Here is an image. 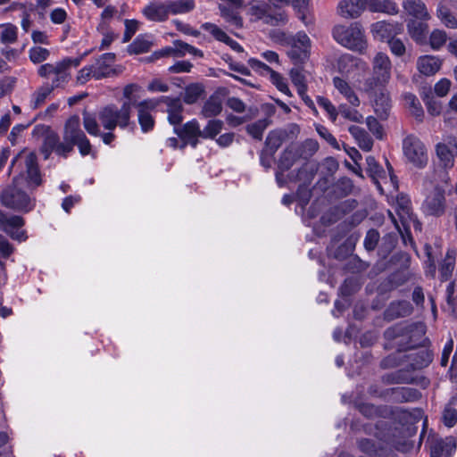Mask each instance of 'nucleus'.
Masks as SVG:
<instances>
[{
	"label": "nucleus",
	"mask_w": 457,
	"mask_h": 457,
	"mask_svg": "<svg viewBox=\"0 0 457 457\" xmlns=\"http://www.w3.org/2000/svg\"><path fill=\"white\" fill-rule=\"evenodd\" d=\"M395 211L399 220H397L393 212H388L395 227L402 235L404 244L406 245L407 241H409L412 245L411 230L413 228L415 231H420L421 223L412 213L410 198L404 195H398L395 204Z\"/></svg>",
	"instance_id": "obj_1"
},
{
	"label": "nucleus",
	"mask_w": 457,
	"mask_h": 457,
	"mask_svg": "<svg viewBox=\"0 0 457 457\" xmlns=\"http://www.w3.org/2000/svg\"><path fill=\"white\" fill-rule=\"evenodd\" d=\"M335 40L341 46L364 54L368 47V41L364 29L359 22H353L348 26L337 25L333 29Z\"/></svg>",
	"instance_id": "obj_2"
},
{
	"label": "nucleus",
	"mask_w": 457,
	"mask_h": 457,
	"mask_svg": "<svg viewBox=\"0 0 457 457\" xmlns=\"http://www.w3.org/2000/svg\"><path fill=\"white\" fill-rule=\"evenodd\" d=\"M81 58H64L55 63H45L38 67L37 74L41 78L50 79L51 84L54 88L63 87L71 79V68H76L80 64Z\"/></svg>",
	"instance_id": "obj_3"
},
{
	"label": "nucleus",
	"mask_w": 457,
	"mask_h": 457,
	"mask_svg": "<svg viewBox=\"0 0 457 457\" xmlns=\"http://www.w3.org/2000/svg\"><path fill=\"white\" fill-rule=\"evenodd\" d=\"M21 178L13 179L12 185L5 187L0 195V201L4 206L19 212H29L35 205L36 200L19 187Z\"/></svg>",
	"instance_id": "obj_4"
},
{
	"label": "nucleus",
	"mask_w": 457,
	"mask_h": 457,
	"mask_svg": "<svg viewBox=\"0 0 457 457\" xmlns=\"http://www.w3.org/2000/svg\"><path fill=\"white\" fill-rule=\"evenodd\" d=\"M366 162L367 171L380 194H393L397 191L398 182L388 162H386L387 171L377 162L373 156H368Z\"/></svg>",
	"instance_id": "obj_5"
},
{
	"label": "nucleus",
	"mask_w": 457,
	"mask_h": 457,
	"mask_svg": "<svg viewBox=\"0 0 457 457\" xmlns=\"http://www.w3.org/2000/svg\"><path fill=\"white\" fill-rule=\"evenodd\" d=\"M392 62L386 54L378 53L372 59V77L368 79L363 90L370 92L378 87H385L391 79Z\"/></svg>",
	"instance_id": "obj_6"
},
{
	"label": "nucleus",
	"mask_w": 457,
	"mask_h": 457,
	"mask_svg": "<svg viewBox=\"0 0 457 457\" xmlns=\"http://www.w3.org/2000/svg\"><path fill=\"white\" fill-rule=\"evenodd\" d=\"M131 104L123 103L120 108L108 105L98 112V120L104 129L113 130L116 127L125 129L130 120Z\"/></svg>",
	"instance_id": "obj_7"
},
{
	"label": "nucleus",
	"mask_w": 457,
	"mask_h": 457,
	"mask_svg": "<svg viewBox=\"0 0 457 457\" xmlns=\"http://www.w3.org/2000/svg\"><path fill=\"white\" fill-rule=\"evenodd\" d=\"M33 133L35 136L42 137L43 145L41 151L45 155V159H48L51 153L54 152L58 155L66 157L71 152V145L60 142L59 136L56 132L46 125H37Z\"/></svg>",
	"instance_id": "obj_8"
},
{
	"label": "nucleus",
	"mask_w": 457,
	"mask_h": 457,
	"mask_svg": "<svg viewBox=\"0 0 457 457\" xmlns=\"http://www.w3.org/2000/svg\"><path fill=\"white\" fill-rule=\"evenodd\" d=\"M299 156L298 148L295 145H289L281 154L278 161V169L276 171V180L280 187L287 181L302 180V176L305 173V168L301 169L296 177L290 174L286 178L284 175V173L294 165Z\"/></svg>",
	"instance_id": "obj_9"
},
{
	"label": "nucleus",
	"mask_w": 457,
	"mask_h": 457,
	"mask_svg": "<svg viewBox=\"0 0 457 457\" xmlns=\"http://www.w3.org/2000/svg\"><path fill=\"white\" fill-rule=\"evenodd\" d=\"M403 150L405 158L418 168H423L428 161L425 145L416 137L408 136L403 139Z\"/></svg>",
	"instance_id": "obj_10"
},
{
	"label": "nucleus",
	"mask_w": 457,
	"mask_h": 457,
	"mask_svg": "<svg viewBox=\"0 0 457 457\" xmlns=\"http://www.w3.org/2000/svg\"><path fill=\"white\" fill-rule=\"evenodd\" d=\"M290 49L287 55L295 64L304 62L310 55L311 40L304 32H297L287 40Z\"/></svg>",
	"instance_id": "obj_11"
},
{
	"label": "nucleus",
	"mask_w": 457,
	"mask_h": 457,
	"mask_svg": "<svg viewBox=\"0 0 457 457\" xmlns=\"http://www.w3.org/2000/svg\"><path fill=\"white\" fill-rule=\"evenodd\" d=\"M24 224L25 220L21 216L0 210V229L13 240L24 242L28 239L26 231L21 229Z\"/></svg>",
	"instance_id": "obj_12"
},
{
	"label": "nucleus",
	"mask_w": 457,
	"mask_h": 457,
	"mask_svg": "<svg viewBox=\"0 0 457 457\" xmlns=\"http://www.w3.org/2000/svg\"><path fill=\"white\" fill-rule=\"evenodd\" d=\"M422 211L427 215L441 216L445 211V191L439 187L427 188Z\"/></svg>",
	"instance_id": "obj_13"
},
{
	"label": "nucleus",
	"mask_w": 457,
	"mask_h": 457,
	"mask_svg": "<svg viewBox=\"0 0 457 457\" xmlns=\"http://www.w3.org/2000/svg\"><path fill=\"white\" fill-rule=\"evenodd\" d=\"M247 12L253 20H264L266 23L273 26L285 23L287 21L285 12H278L275 15L268 14L267 4L258 0L249 2Z\"/></svg>",
	"instance_id": "obj_14"
},
{
	"label": "nucleus",
	"mask_w": 457,
	"mask_h": 457,
	"mask_svg": "<svg viewBox=\"0 0 457 457\" xmlns=\"http://www.w3.org/2000/svg\"><path fill=\"white\" fill-rule=\"evenodd\" d=\"M436 153L445 168H452L454 156H457V137L453 135L445 136L436 145Z\"/></svg>",
	"instance_id": "obj_15"
},
{
	"label": "nucleus",
	"mask_w": 457,
	"mask_h": 457,
	"mask_svg": "<svg viewBox=\"0 0 457 457\" xmlns=\"http://www.w3.org/2000/svg\"><path fill=\"white\" fill-rule=\"evenodd\" d=\"M403 26L400 22H387L380 21L370 26V33L373 37L379 41H389L391 38L403 32Z\"/></svg>",
	"instance_id": "obj_16"
},
{
	"label": "nucleus",
	"mask_w": 457,
	"mask_h": 457,
	"mask_svg": "<svg viewBox=\"0 0 457 457\" xmlns=\"http://www.w3.org/2000/svg\"><path fill=\"white\" fill-rule=\"evenodd\" d=\"M370 0H341L338 3V13L346 19H356L365 10L370 11Z\"/></svg>",
	"instance_id": "obj_17"
},
{
	"label": "nucleus",
	"mask_w": 457,
	"mask_h": 457,
	"mask_svg": "<svg viewBox=\"0 0 457 457\" xmlns=\"http://www.w3.org/2000/svg\"><path fill=\"white\" fill-rule=\"evenodd\" d=\"M158 103L156 99H146L137 104L138 122L144 133L151 131L154 127V120L150 112L157 107Z\"/></svg>",
	"instance_id": "obj_18"
},
{
	"label": "nucleus",
	"mask_w": 457,
	"mask_h": 457,
	"mask_svg": "<svg viewBox=\"0 0 457 457\" xmlns=\"http://www.w3.org/2000/svg\"><path fill=\"white\" fill-rule=\"evenodd\" d=\"M23 155H25V167L28 183L34 187H37L41 184V176L37 164V156L34 153H26L25 151L21 152L12 161V165L10 169L14 167L16 162L19 159H21Z\"/></svg>",
	"instance_id": "obj_19"
},
{
	"label": "nucleus",
	"mask_w": 457,
	"mask_h": 457,
	"mask_svg": "<svg viewBox=\"0 0 457 457\" xmlns=\"http://www.w3.org/2000/svg\"><path fill=\"white\" fill-rule=\"evenodd\" d=\"M416 330L419 334H423V328L421 326L406 325L405 323L397 324L389 328L385 332L386 338L389 340L399 339L395 345L402 346L406 338H411L412 333Z\"/></svg>",
	"instance_id": "obj_20"
},
{
	"label": "nucleus",
	"mask_w": 457,
	"mask_h": 457,
	"mask_svg": "<svg viewBox=\"0 0 457 457\" xmlns=\"http://www.w3.org/2000/svg\"><path fill=\"white\" fill-rule=\"evenodd\" d=\"M453 0H439L436 15L440 22L448 29H457V17L453 12Z\"/></svg>",
	"instance_id": "obj_21"
},
{
	"label": "nucleus",
	"mask_w": 457,
	"mask_h": 457,
	"mask_svg": "<svg viewBox=\"0 0 457 457\" xmlns=\"http://www.w3.org/2000/svg\"><path fill=\"white\" fill-rule=\"evenodd\" d=\"M115 62V54L112 53H106L102 54L92 64L94 68V79H101L103 78L110 77L116 74L115 69L112 67Z\"/></svg>",
	"instance_id": "obj_22"
},
{
	"label": "nucleus",
	"mask_w": 457,
	"mask_h": 457,
	"mask_svg": "<svg viewBox=\"0 0 457 457\" xmlns=\"http://www.w3.org/2000/svg\"><path fill=\"white\" fill-rule=\"evenodd\" d=\"M143 15L151 21L162 22L170 16L166 1H154L142 10Z\"/></svg>",
	"instance_id": "obj_23"
},
{
	"label": "nucleus",
	"mask_w": 457,
	"mask_h": 457,
	"mask_svg": "<svg viewBox=\"0 0 457 457\" xmlns=\"http://www.w3.org/2000/svg\"><path fill=\"white\" fill-rule=\"evenodd\" d=\"M85 133L80 129V120L79 116H71L68 119L64 127L63 140L65 144L71 145V150L75 142L85 137Z\"/></svg>",
	"instance_id": "obj_24"
},
{
	"label": "nucleus",
	"mask_w": 457,
	"mask_h": 457,
	"mask_svg": "<svg viewBox=\"0 0 457 457\" xmlns=\"http://www.w3.org/2000/svg\"><path fill=\"white\" fill-rule=\"evenodd\" d=\"M402 6L404 12L414 19L424 21L431 19L428 8L422 0H403Z\"/></svg>",
	"instance_id": "obj_25"
},
{
	"label": "nucleus",
	"mask_w": 457,
	"mask_h": 457,
	"mask_svg": "<svg viewBox=\"0 0 457 457\" xmlns=\"http://www.w3.org/2000/svg\"><path fill=\"white\" fill-rule=\"evenodd\" d=\"M174 131L179 137L186 140L187 143L190 144L193 147L196 146L198 137H201L202 133V129L196 120L187 122L183 127H175Z\"/></svg>",
	"instance_id": "obj_26"
},
{
	"label": "nucleus",
	"mask_w": 457,
	"mask_h": 457,
	"mask_svg": "<svg viewBox=\"0 0 457 457\" xmlns=\"http://www.w3.org/2000/svg\"><path fill=\"white\" fill-rule=\"evenodd\" d=\"M202 29L209 32L216 40L228 46L232 50L237 53L244 52L243 47L234 39L229 37L225 31L214 23L205 22L202 24Z\"/></svg>",
	"instance_id": "obj_27"
},
{
	"label": "nucleus",
	"mask_w": 457,
	"mask_h": 457,
	"mask_svg": "<svg viewBox=\"0 0 457 457\" xmlns=\"http://www.w3.org/2000/svg\"><path fill=\"white\" fill-rule=\"evenodd\" d=\"M374 95V110L378 117L386 119L391 108V100L385 87H378Z\"/></svg>",
	"instance_id": "obj_28"
},
{
	"label": "nucleus",
	"mask_w": 457,
	"mask_h": 457,
	"mask_svg": "<svg viewBox=\"0 0 457 457\" xmlns=\"http://www.w3.org/2000/svg\"><path fill=\"white\" fill-rule=\"evenodd\" d=\"M389 400L395 403L414 402L421 396L419 390L411 387H395L387 392Z\"/></svg>",
	"instance_id": "obj_29"
},
{
	"label": "nucleus",
	"mask_w": 457,
	"mask_h": 457,
	"mask_svg": "<svg viewBox=\"0 0 457 457\" xmlns=\"http://www.w3.org/2000/svg\"><path fill=\"white\" fill-rule=\"evenodd\" d=\"M442 66V60L434 55L420 56L417 60L418 71L425 76L436 74Z\"/></svg>",
	"instance_id": "obj_30"
},
{
	"label": "nucleus",
	"mask_w": 457,
	"mask_h": 457,
	"mask_svg": "<svg viewBox=\"0 0 457 457\" xmlns=\"http://www.w3.org/2000/svg\"><path fill=\"white\" fill-rule=\"evenodd\" d=\"M339 70L344 73H351L353 71H364L368 69V63L352 54L342 55L338 62Z\"/></svg>",
	"instance_id": "obj_31"
},
{
	"label": "nucleus",
	"mask_w": 457,
	"mask_h": 457,
	"mask_svg": "<svg viewBox=\"0 0 457 457\" xmlns=\"http://www.w3.org/2000/svg\"><path fill=\"white\" fill-rule=\"evenodd\" d=\"M407 30L410 37L417 43L423 44L427 38L428 25L424 21L411 19L407 22Z\"/></svg>",
	"instance_id": "obj_32"
},
{
	"label": "nucleus",
	"mask_w": 457,
	"mask_h": 457,
	"mask_svg": "<svg viewBox=\"0 0 457 457\" xmlns=\"http://www.w3.org/2000/svg\"><path fill=\"white\" fill-rule=\"evenodd\" d=\"M411 305L407 301L391 303L385 311V318L392 320L400 317L408 316L411 312Z\"/></svg>",
	"instance_id": "obj_33"
},
{
	"label": "nucleus",
	"mask_w": 457,
	"mask_h": 457,
	"mask_svg": "<svg viewBox=\"0 0 457 457\" xmlns=\"http://www.w3.org/2000/svg\"><path fill=\"white\" fill-rule=\"evenodd\" d=\"M333 85L337 90L354 107L360 105V100L350 85L339 77L333 79Z\"/></svg>",
	"instance_id": "obj_34"
},
{
	"label": "nucleus",
	"mask_w": 457,
	"mask_h": 457,
	"mask_svg": "<svg viewBox=\"0 0 457 457\" xmlns=\"http://www.w3.org/2000/svg\"><path fill=\"white\" fill-rule=\"evenodd\" d=\"M153 45V37L151 35H139L128 46V52L130 54H139L146 53L150 50Z\"/></svg>",
	"instance_id": "obj_35"
},
{
	"label": "nucleus",
	"mask_w": 457,
	"mask_h": 457,
	"mask_svg": "<svg viewBox=\"0 0 457 457\" xmlns=\"http://www.w3.org/2000/svg\"><path fill=\"white\" fill-rule=\"evenodd\" d=\"M165 101L168 106V120L170 124L176 126L182 121V104L178 98L162 97Z\"/></svg>",
	"instance_id": "obj_36"
},
{
	"label": "nucleus",
	"mask_w": 457,
	"mask_h": 457,
	"mask_svg": "<svg viewBox=\"0 0 457 457\" xmlns=\"http://www.w3.org/2000/svg\"><path fill=\"white\" fill-rule=\"evenodd\" d=\"M370 12L396 15L399 12V7L393 0H370Z\"/></svg>",
	"instance_id": "obj_37"
},
{
	"label": "nucleus",
	"mask_w": 457,
	"mask_h": 457,
	"mask_svg": "<svg viewBox=\"0 0 457 457\" xmlns=\"http://www.w3.org/2000/svg\"><path fill=\"white\" fill-rule=\"evenodd\" d=\"M349 132L356 140L360 148L364 151H370L373 146V140L369 134L361 127L353 125L349 127Z\"/></svg>",
	"instance_id": "obj_38"
},
{
	"label": "nucleus",
	"mask_w": 457,
	"mask_h": 457,
	"mask_svg": "<svg viewBox=\"0 0 457 457\" xmlns=\"http://www.w3.org/2000/svg\"><path fill=\"white\" fill-rule=\"evenodd\" d=\"M170 15H179L194 10L195 0H166Z\"/></svg>",
	"instance_id": "obj_39"
},
{
	"label": "nucleus",
	"mask_w": 457,
	"mask_h": 457,
	"mask_svg": "<svg viewBox=\"0 0 457 457\" xmlns=\"http://www.w3.org/2000/svg\"><path fill=\"white\" fill-rule=\"evenodd\" d=\"M284 141V133L278 130L270 131L265 140V147L263 150L274 154L281 146Z\"/></svg>",
	"instance_id": "obj_40"
},
{
	"label": "nucleus",
	"mask_w": 457,
	"mask_h": 457,
	"mask_svg": "<svg viewBox=\"0 0 457 457\" xmlns=\"http://www.w3.org/2000/svg\"><path fill=\"white\" fill-rule=\"evenodd\" d=\"M18 38V28L12 23L0 24V41L3 44H13Z\"/></svg>",
	"instance_id": "obj_41"
},
{
	"label": "nucleus",
	"mask_w": 457,
	"mask_h": 457,
	"mask_svg": "<svg viewBox=\"0 0 457 457\" xmlns=\"http://www.w3.org/2000/svg\"><path fill=\"white\" fill-rule=\"evenodd\" d=\"M456 251L454 249H449L446 253V256L440 267V275L443 280H446L452 275V272L455 266Z\"/></svg>",
	"instance_id": "obj_42"
},
{
	"label": "nucleus",
	"mask_w": 457,
	"mask_h": 457,
	"mask_svg": "<svg viewBox=\"0 0 457 457\" xmlns=\"http://www.w3.org/2000/svg\"><path fill=\"white\" fill-rule=\"evenodd\" d=\"M288 74L292 83L296 87L298 94H303L304 90H308L306 77L302 69L292 68Z\"/></svg>",
	"instance_id": "obj_43"
},
{
	"label": "nucleus",
	"mask_w": 457,
	"mask_h": 457,
	"mask_svg": "<svg viewBox=\"0 0 457 457\" xmlns=\"http://www.w3.org/2000/svg\"><path fill=\"white\" fill-rule=\"evenodd\" d=\"M270 81L282 94L289 97L293 96V93L288 87L287 79L282 74L276 71H272L270 76Z\"/></svg>",
	"instance_id": "obj_44"
},
{
	"label": "nucleus",
	"mask_w": 457,
	"mask_h": 457,
	"mask_svg": "<svg viewBox=\"0 0 457 457\" xmlns=\"http://www.w3.org/2000/svg\"><path fill=\"white\" fill-rule=\"evenodd\" d=\"M54 89L49 84L40 87L31 97V106L36 109L42 105Z\"/></svg>",
	"instance_id": "obj_45"
},
{
	"label": "nucleus",
	"mask_w": 457,
	"mask_h": 457,
	"mask_svg": "<svg viewBox=\"0 0 457 457\" xmlns=\"http://www.w3.org/2000/svg\"><path fill=\"white\" fill-rule=\"evenodd\" d=\"M403 99L405 105L409 108L411 114L420 120L423 116V110L418 98L413 94L407 93L404 95Z\"/></svg>",
	"instance_id": "obj_46"
},
{
	"label": "nucleus",
	"mask_w": 457,
	"mask_h": 457,
	"mask_svg": "<svg viewBox=\"0 0 457 457\" xmlns=\"http://www.w3.org/2000/svg\"><path fill=\"white\" fill-rule=\"evenodd\" d=\"M98 121V116L96 117L95 115L87 112H85L83 114L84 128L87 130V132L91 136L98 137L99 135H101Z\"/></svg>",
	"instance_id": "obj_47"
},
{
	"label": "nucleus",
	"mask_w": 457,
	"mask_h": 457,
	"mask_svg": "<svg viewBox=\"0 0 457 457\" xmlns=\"http://www.w3.org/2000/svg\"><path fill=\"white\" fill-rule=\"evenodd\" d=\"M223 122L220 120H210L207 125L202 129V138H214L222 129Z\"/></svg>",
	"instance_id": "obj_48"
},
{
	"label": "nucleus",
	"mask_w": 457,
	"mask_h": 457,
	"mask_svg": "<svg viewBox=\"0 0 457 457\" xmlns=\"http://www.w3.org/2000/svg\"><path fill=\"white\" fill-rule=\"evenodd\" d=\"M447 40V33L441 29H435L429 36V45L433 50H439Z\"/></svg>",
	"instance_id": "obj_49"
},
{
	"label": "nucleus",
	"mask_w": 457,
	"mask_h": 457,
	"mask_svg": "<svg viewBox=\"0 0 457 457\" xmlns=\"http://www.w3.org/2000/svg\"><path fill=\"white\" fill-rule=\"evenodd\" d=\"M173 45H174L173 49H176L175 56H184L187 54H192L195 56H203V53L201 50H199L183 41L175 40L173 42Z\"/></svg>",
	"instance_id": "obj_50"
},
{
	"label": "nucleus",
	"mask_w": 457,
	"mask_h": 457,
	"mask_svg": "<svg viewBox=\"0 0 457 457\" xmlns=\"http://www.w3.org/2000/svg\"><path fill=\"white\" fill-rule=\"evenodd\" d=\"M219 9L220 11V15L227 22L234 25L237 28L242 27V19L237 12L221 4H220Z\"/></svg>",
	"instance_id": "obj_51"
},
{
	"label": "nucleus",
	"mask_w": 457,
	"mask_h": 457,
	"mask_svg": "<svg viewBox=\"0 0 457 457\" xmlns=\"http://www.w3.org/2000/svg\"><path fill=\"white\" fill-rule=\"evenodd\" d=\"M49 56L50 51L42 46H32L29 50V57L33 63H41L46 61Z\"/></svg>",
	"instance_id": "obj_52"
},
{
	"label": "nucleus",
	"mask_w": 457,
	"mask_h": 457,
	"mask_svg": "<svg viewBox=\"0 0 457 457\" xmlns=\"http://www.w3.org/2000/svg\"><path fill=\"white\" fill-rule=\"evenodd\" d=\"M222 110L221 103L218 98H210L203 107V114L205 117L218 115Z\"/></svg>",
	"instance_id": "obj_53"
},
{
	"label": "nucleus",
	"mask_w": 457,
	"mask_h": 457,
	"mask_svg": "<svg viewBox=\"0 0 457 457\" xmlns=\"http://www.w3.org/2000/svg\"><path fill=\"white\" fill-rule=\"evenodd\" d=\"M442 419L446 427H453L457 421V410L451 403L447 404L443 411Z\"/></svg>",
	"instance_id": "obj_54"
},
{
	"label": "nucleus",
	"mask_w": 457,
	"mask_h": 457,
	"mask_svg": "<svg viewBox=\"0 0 457 457\" xmlns=\"http://www.w3.org/2000/svg\"><path fill=\"white\" fill-rule=\"evenodd\" d=\"M267 121L265 120H258L251 125H248V133L256 139H262L263 131L267 128Z\"/></svg>",
	"instance_id": "obj_55"
},
{
	"label": "nucleus",
	"mask_w": 457,
	"mask_h": 457,
	"mask_svg": "<svg viewBox=\"0 0 457 457\" xmlns=\"http://www.w3.org/2000/svg\"><path fill=\"white\" fill-rule=\"evenodd\" d=\"M201 87L197 85H191L186 88L184 101L189 104H194L198 100V98L201 96Z\"/></svg>",
	"instance_id": "obj_56"
},
{
	"label": "nucleus",
	"mask_w": 457,
	"mask_h": 457,
	"mask_svg": "<svg viewBox=\"0 0 457 457\" xmlns=\"http://www.w3.org/2000/svg\"><path fill=\"white\" fill-rule=\"evenodd\" d=\"M248 64L253 71L262 76L267 74L270 76L271 72L274 71V70H272L270 66L255 58H250L248 60Z\"/></svg>",
	"instance_id": "obj_57"
},
{
	"label": "nucleus",
	"mask_w": 457,
	"mask_h": 457,
	"mask_svg": "<svg viewBox=\"0 0 457 457\" xmlns=\"http://www.w3.org/2000/svg\"><path fill=\"white\" fill-rule=\"evenodd\" d=\"M317 103L320 107L323 108L328 112V117L335 121L337 117V112L332 103L323 96H318Z\"/></svg>",
	"instance_id": "obj_58"
},
{
	"label": "nucleus",
	"mask_w": 457,
	"mask_h": 457,
	"mask_svg": "<svg viewBox=\"0 0 457 457\" xmlns=\"http://www.w3.org/2000/svg\"><path fill=\"white\" fill-rule=\"evenodd\" d=\"M141 90V87L137 84H129L124 87L123 96L127 99L124 103H130L131 106L135 104L137 101L136 93Z\"/></svg>",
	"instance_id": "obj_59"
},
{
	"label": "nucleus",
	"mask_w": 457,
	"mask_h": 457,
	"mask_svg": "<svg viewBox=\"0 0 457 457\" xmlns=\"http://www.w3.org/2000/svg\"><path fill=\"white\" fill-rule=\"evenodd\" d=\"M384 379L388 384L409 383L411 381L410 378L402 371L387 374L385 376Z\"/></svg>",
	"instance_id": "obj_60"
},
{
	"label": "nucleus",
	"mask_w": 457,
	"mask_h": 457,
	"mask_svg": "<svg viewBox=\"0 0 457 457\" xmlns=\"http://www.w3.org/2000/svg\"><path fill=\"white\" fill-rule=\"evenodd\" d=\"M379 239V234L375 229H370L367 232L364 238V246L368 251L375 249Z\"/></svg>",
	"instance_id": "obj_61"
},
{
	"label": "nucleus",
	"mask_w": 457,
	"mask_h": 457,
	"mask_svg": "<svg viewBox=\"0 0 457 457\" xmlns=\"http://www.w3.org/2000/svg\"><path fill=\"white\" fill-rule=\"evenodd\" d=\"M139 22L137 20H126L125 21V32L123 41L128 42L131 39L133 35L138 29Z\"/></svg>",
	"instance_id": "obj_62"
},
{
	"label": "nucleus",
	"mask_w": 457,
	"mask_h": 457,
	"mask_svg": "<svg viewBox=\"0 0 457 457\" xmlns=\"http://www.w3.org/2000/svg\"><path fill=\"white\" fill-rule=\"evenodd\" d=\"M49 17H50V21L54 24L59 25V24L64 23V21H66V19L68 17V14H67V12L63 8L57 7V8L53 9L50 12Z\"/></svg>",
	"instance_id": "obj_63"
},
{
	"label": "nucleus",
	"mask_w": 457,
	"mask_h": 457,
	"mask_svg": "<svg viewBox=\"0 0 457 457\" xmlns=\"http://www.w3.org/2000/svg\"><path fill=\"white\" fill-rule=\"evenodd\" d=\"M387 43L393 54L402 56L405 53V46L401 39L394 37Z\"/></svg>",
	"instance_id": "obj_64"
}]
</instances>
